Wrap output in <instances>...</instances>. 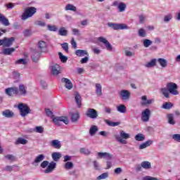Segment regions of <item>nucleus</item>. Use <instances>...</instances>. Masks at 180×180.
Listing matches in <instances>:
<instances>
[{"instance_id": "f03ea898", "label": "nucleus", "mask_w": 180, "mask_h": 180, "mask_svg": "<svg viewBox=\"0 0 180 180\" xmlns=\"http://www.w3.org/2000/svg\"><path fill=\"white\" fill-rule=\"evenodd\" d=\"M45 113L46 116L50 117L51 119H53V123L56 124V126H61V124H60V122H63L65 123V124H68L70 123V120H68V117H54V115L53 114L52 111L50 110L49 108L45 109Z\"/></svg>"}, {"instance_id": "f704fd0d", "label": "nucleus", "mask_w": 180, "mask_h": 180, "mask_svg": "<svg viewBox=\"0 0 180 180\" xmlns=\"http://www.w3.org/2000/svg\"><path fill=\"white\" fill-rule=\"evenodd\" d=\"M117 112H120V113H126V105L121 104L117 107Z\"/></svg>"}, {"instance_id": "bf43d9fd", "label": "nucleus", "mask_w": 180, "mask_h": 180, "mask_svg": "<svg viewBox=\"0 0 180 180\" xmlns=\"http://www.w3.org/2000/svg\"><path fill=\"white\" fill-rule=\"evenodd\" d=\"M72 33L75 36H81V33L79 32V30L76 29V28H73L72 30Z\"/></svg>"}, {"instance_id": "5701e85b", "label": "nucleus", "mask_w": 180, "mask_h": 180, "mask_svg": "<svg viewBox=\"0 0 180 180\" xmlns=\"http://www.w3.org/2000/svg\"><path fill=\"white\" fill-rule=\"evenodd\" d=\"M15 51V48H7V49H3L1 54H4V56H11L12 53Z\"/></svg>"}, {"instance_id": "c9c22d12", "label": "nucleus", "mask_w": 180, "mask_h": 180, "mask_svg": "<svg viewBox=\"0 0 180 180\" xmlns=\"http://www.w3.org/2000/svg\"><path fill=\"white\" fill-rule=\"evenodd\" d=\"M58 34L60 36H67V34H68V31L65 30V27H62L59 29Z\"/></svg>"}, {"instance_id": "0e129e2a", "label": "nucleus", "mask_w": 180, "mask_h": 180, "mask_svg": "<svg viewBox=\"0 0 180 180\" xmlns=\"http://www.w3.org/2000/svg\"><path fill=\"white\" fill-rule=\"evenodd\" d=\"M171 19H172V15L169 14L168 15L165 16L164 21L167 22H169Z\"/></svg>"}, {"instance_id": "6e6d98bb", "label": "nucleus", "mask_w": 180, "mask_h": 180, "mask_svg": "<svg viewBox=\"0 0 180 180\" xmlns=\"http://www.w3.org/2000/svg\"><path fill=\"white\" fill-rule=\"evenodd\" d=\"M47 27L50 32H57V27H56V25H48Z\"/></svg>"}, {"instance_id": "49530a36", "label": "nucleus", "mask_w": 180, "mask_h": 180, "mask_svg": "<svg viewBox=\"0 0 180 180\" xmlns=\"http://www.w3.org/2000/svg\"><path fill=\"white\" fill-rule=\"evenodd\" d=\"M139 36L140 37H146L147 36V33L146 32V30L141 28L139 30Z\"/></svg>"}, {"instance_id": "603ef678", "label": "nucleus", "mask_w": 180, "mask_h": 180, "mask_svg": "<svg viewBox=\"0 0 180 180\" xmlns=\"http://www.w3.org/2000/svg\"><path fill=\"white\" fill-rule=\"evenodd\" d=\"M15 64H22L23 65H26L27 64V61H26V59H18L15 61Z\"/></svg>"}, {"instance_id": "bb28decb", "label": "nucleus", "mask_w": 180, "mask_h": 180, "mask_svg": "<svg viewBox=\"0 0 180 180\" xmlns=\"http://www.w3.org/2000/svg\"><path fill=\"white\" fill-rule=\"evenodd\" d=\"M44 160V155L41 154L36 157L34 161L32 162V165H34V164H39L41 162Z\"/></svg>"}, {"instance_id": "052dcab7", "label": "nucleus", "mask_w": 180, "mask_h": 180, "mask_svg": "<svg viewBox=\"0 0 180 180\" xmlns=\"http://www.w3.org/2000/svg\"><path fill=\"white\" fill-rule=\"evenodd\" d=\"M61 46L66 53H68V44L67 42L61 44Z\"/></svg>"}, {"instance_id": "7c9ffc66", "label": "nucleus", "mask_w": 180, "mask_h": 180, "mask_svg": "<svg viewBox=\"0 0 180 180\" xmlns=\"http://www.w3.org/2000/svg\"><path fill=\"white\" fill-rule=\"evenodd\" d=\"M31 58L34 63H37L39 58H40V53L39 52H34L31 56Z\"/></svg>"}, {"instance_id": "412c9836", "label": "nucleus", "mask_w": 180, "mask_h": 180, "mask_svg": "<svg viewBox=\"0 0 180 180\" xmlns=\"http://www.w3.org/2000/svg\"><path fill=\"white\" fill-rule=\"evenodd\" d=\"M75 101L78 108H81L82 98H81V95L79 94L78 92L75 93Z\"/></svg>"}, {"instance_id": "de8ad7c7", "label": "nucleus", "mask_w": 180, "mask_h": 180, "mask_svg": "<svg viewBox=\"0 0 180 180\" xmlns=\"http://www.w3.org/2000/svg\"><path fill=\"white\" fill-rule=\"evenodd\" d=\"M151 44H153V41L150 40V39H144L143 40V46L144 47H150V46H151Z\"/></svg>"}, {"instance_id": "8fccbe9b", "label": "nucleus", "mask_w": 180, "mask_h": 180, "mask_svg": "<svg viewBox=\"0 0 180 180\" xmlns=\"http://www.w3.org/2000/svg\"><path fill=\"white\" fill-rule=\"evenodd\" d=\"M5 158L9 161H11L12 162L13 161H16V158L13 155H5Z\"/></svg>"}, {"instance_id": "0eeeda50", "label": "nucleus", "mask_w": 180, "mask_h": 180, "mask_svg": "<svg viewBox=\"0 0 180 180\" xmlns=\"http://www.w3.org/2000/svg\"><path fill=\"white\" fill-rule=\"evenodd\" d=\"M85 116L89 117V119H97L98 118V111L94 108H89L86 111Z\"/></svg>"}, {"instance_id": "864d4df0", "label": "nucleus", "mask_w": 180, "mask_h": 180, "mask_svg": "<svg viewBox=\"0 0 180 180\" xmlns=\"http://www.w3.org/2000/svg\"><path fill=\"white\" fill-rule=\"evenodd\" d=\"M172 139H173V140H174V141H177V143H180V134H173Z\"/></svg>"}, {"instance_id": "a878e982", "label": "nucleus", "mask_w": 180, "mask_h": 180, "mask_svg": "<svg viewBox=\"0 0 180 180\" xmlns=\"http://www.w3.org/2000/svg\"><path fill=\"white\" fill-rule=\"evenodd\" d=\"M61 157H63V155L59 152H54L52 153V158L53 161H56V162L60 161V158H61Z\"/></svg>"}, {"instance_id": "4468645a", "label": "nucleus", "mask_w": 180, "mask_h": 180, "mask_svg": "<svg viewBox=\"0 0 180 180\" xmlns=\"http://www.w3.org/2000/svg\"><path fill=\"white\" fill-rule=\"evenodd\" d=\"M13 41H15V37H4V47H11L12 44H13Z\"/></svg>"}, {"instance_id": "680f3d73", "label": "nucleus", "mask_w": 180, "mask_h": 180, "mask_svg": "<svg viewBox=\"0 0 180 180\" xmlns=\"http://www.w3.org/2000/svg\"><path fill=\"white\" fill-rule=\"evenodd\" d=\"M4 171L12 172V171H13V166L7 165L4 169Z\"/></svg>"}, {"instance_id": "473e14b6", "label": "nucleus", "mask_w": 180, "mask_h": 180, "mask_svg": "<svg viewBox=\"0 0 180 180\" xmlns=\"http://www.w3.org/2000/svg\"><path fill=\"white\" fill-rule=\"evenodd\" d=\"M105 123H106V124H108V126H110L111 127H115L119 126V124H120V122H114L110 121L109 120H105Z\"/></svg>"}, {"instance_id": "cd10ccee", "label": "nucleus", "mask_w": 180, "mask_h": 180, "mask_svg": "<svg viewBox=\"0 0 180 180\" xmlns=\"http://www.w3.org/2000/svg\"><path fill=\"white\" fill-rule=\"evenodd\" d=\"M70 119L73 123H75V122H78V119H79V113H78V112L72 113Z\"/></svg>"}, {"instance_id": "1a4fd4ad", "label": "nucleus", "mask_w": 180, "mask_h": 180, "mask_svg": "<svg viewBox=\"0 0 180 180\" xmlns=\"http://www.w3.org/2000/svg\"><path fill=\"white\" fill-rule=\"evenodd\" d=\"M5 93L8 96H13V95H18L19 90L17 87H9L5 89Z\"/></svg>"}, {"instance_id": "09e8293b", "label": "nucleus", "mask_w": 180, "mask_h": 180, "mask_svg": "<svg viewBox=\"0 0 180 180\" xmlns=\"http://www.w3.org/2000/svg\"><path fill=\"white\" fill-rule=\"evenodd\" d=\"M65 169H72V168H74V163L72 162H67L65 164Z\"/></svg>"}, {"instance_id": "58836bf2", "label": "nucleus", "mask_w": 180, "mask_h": 180, "mask_svg": "<svg viewBox=\"0 0 180 180\" xmlns=\"http://www.w3.org/2000/svg\"><path fill=\"white\" fill-rule=\"evenodd\" d=\"M38 46L43 51L46 47H47V44L44 41H40L38 44Z\"/></svg>"}, {"instance_id": "393cba45", "label": "nucleus", "mask_w": 180, "mask_h": 180, "mask_svg": "<svg viewBox=\"0 0 180 180\" xmlns=\"http://www.w3.org/2000/svg\"><path fill=\"white\" fill-rule=\"evenodd\" d=\"M151 144H153V141L148 140L139 146V150H144V148H147V147H150Z\"/></svg>"}, {"instance_id": "20e7f679", "label": "nucleus", "mask_w": 180, "mask_h": 180, "mask_svg": "<svg viewBox=\"0 0 180 180\" xmlns=\"http://www.w3.org/2000/svg\"><path fill=\"white\" fill-rule=\"evenodd\" d=\"M37 9L35 7H28L21 15L22 20H26L29 18H32L36 13Z\"/></svg>"}, {"instance_id": "6ab92c4d", "label": "nucleus", "mask_w": 180, "mask_h": 180, "mask_svg": "<svg viewBox=\"0 0 180 180\" xmlns=\"http://www.w3.org/2000/svg\"><path fill=\"white\" fill-rule=\"evenodd\" d=\"M50 146H51V147H53V148L60 150V148H61V142L58 140H53L50 142Z\"/></svg>"}, {"instance_id": "774afa93", "label": "nucleus", "mask_w": 180, "mask_h": 180, "mask_svg": "<svg viewBox=\"0 0 180 180\" xmlns=\"http://www.w3.org/2000/svg\"><path fill=\"white\" fill-rule=\"evenodd\" d=\"M47 165H49V161H47V160H44V161L41 164V168H46V167H47Z\"/></svg>"}, {"instance_id": "a211bd4d", "label": "nucleus", "mask_w": 180, "mask_h": 180, "mask_svg": "<svg viewBox=\"0 0 180 180\" xmlns=\"http://www.w3.org/2000/svg\"><path fill=\"white\" fill-rule=\"evenodd\" d=\"M75 54H76L77 57H85V56H89L88 51L82 49L76 50Z\"/></svg>"}, {"instance_id": "37998d69", "label": "nucleus", "mask_w": 180, "mask_h": 180, "mask_svg": "<svg viewBox=\"0 0 180 180\" xmlns=\"http://www.w3.org/2000/svg\"><path fill=\"white\" fill-rule=\"evenodd\" d=\"M109 177V173L108 172H104L103 174H101V175H99L97 177L98 180H102V179H106V178Z\"/></svg>"}, {"instance_id": "6e6552de", "label": "nucleus", "mask_w": 180, "mask_h": 180, "mask_svg": "<svg viewBox=\"0 0 180 180\" xmlns=\"http://www.w3.org/2000/svg\"><path fill=\"white\" fill-rule=\"evenodd\" d=\"M97 40L100 41L101 43H103V44H105V48L108 51H112L113 50V47L112 46V44L108 41V39L103 37H99Z\"/></svg>"}, {"instance_id": "5fc2aeb1", "label": "nucleus", "mask_w": 180, "mask_h": 180, "mask_svg": "<svg viewBox=\"0 0 180 180\" xmlns=\"http://www.w3.org/2000/svg\"><path fill=\"white\" fill-rule=\"evenodd\" d=\"M173 105L171 103L166 102L165 104L162 105L163 109H171Z\"/></svg>"}, {"instance_id": "9b49d317", "label": "nucleus", "mask_w": 180, "mask_h": 180, "mask_svg": "<svg viewBox=\"0 0 180 180\" xmlns=\"http://www.w3.org/2000/svg\"><path fill=\"white\" fill-rule=\"evenodd\" d=\"M130 91L128 90H122L120 92V98L122 101H129L130 99Z\"/></svg>"}, {"instance_id": "4be33fe9", "label": "nucleus", "mask_w": 180, "mask_h": 180, "mask_svg": "<svg viewBox=\"0 0 180 180\" xmlns=\"http://www.w3.org/2000/svg\"><path fill=\"white\" fill-rule=\"evenodd\" d=\"M0 22L4 25V26H9V20L6 18L4 14L0 13Z\"/></svg>"}, {"instance_id": "79ce46f5", "label": "nucleus", "mask_w": 180, "mask_h": 180, "mask_svg": "<svg viewBox=\"0 0 180 180\" xmlns=\"http://www.w3.org/2000/svg\"><path fill=\"white\" fill-rule=\"evenodd\" d=\"M145 139L146 136L142 134H138L136 136H135V140H136V141H144Z\"/></svg>"}, {"instance_id": "f3484780", "label": "nucleus", "mask_w": 180, "mask_h": 180, "mask_svg": "<svg viewBox=\"0 0 180 180\" xmlns=\"http://www.w3.org/2000/svg\"><path fill=\"white\" fill-rule=\"evenodd\" d=\"M51 72L53 75H58V74H61V67L58 64L53 65L51 68Z\"/></svg>"}, {"instance_id": "a19ab883", "label": "nucleus", "mask_w": 180, "mask_h": 180, "mask_svg": "<svg viewBox=\"0 0 180 180\" xmlns=\"http://www.w3.org/2000/svg\"><path fill=\"white\" fill-rule=\"evenodd\" d=\"M15 144H27V140L23 139V138H18L17 141H15Z\"/></svg>"}, {"instance_id": "9d476101", "label": "nucleus", "mask_w": 180, "mask_h": 180, "mask_svg": "<svg viewBox=\"0 0 180 180\" xmlns=\"http://www.w3.org/2000/svg\"><path fill=\"white\" fill-rule=\"evenodd\" d=\"M150 115H151V112L150 109L146 108L142 112L141 120L142 122H147L150 120Z\"/></svg>"}, {"instance_id": "a18cd8bd", "label": "nucleus", "mask_w": 180, "mask_h": 180, "mask_svg": "<svg viewBox=\"0 0 180 180\" xmlns=\"http://www.w3.org/2000/svg\"><path fill=\"white\" fill-rule=\"evenodd\" d=\"M118 9L120 12H124V11H126V4L120 3V4L118 5Z\"/></svg>"}, {"instance_id": "7ed1b4c3", "label": "nucleus", "mask_w": 180, "mask_h": 180, "mask_svg": "<svg viewBox=\"0 0 180 180\" xmlns=\"http://www.w3.org/2000/svg\"><path fill=\"white\" fill-rule=\"evenodd\" d=\"M115 139H116L118 143L121 144H127V139H130V134H127L124 132V131L122 130L120 132L119 135H115Z\"/></svg>"}, {"instance_id": "dca6fc26", "label": "nucleus", "mask_w": 180, "mask_h": 180, "mask_svg": "<svg viewBox=\"0 0 180 180\" xmlns=\"http://www.w3.org/2000/svg\"><path fill=\"white\" fill-rule=\"evenodd\" d=\"M98 158H105V160H112L113 158V155L108 153H98Z\"/></svg>"}, {"instance_id": "e433bc0d", "label": "nucleus", "mask_w": 180, "mask_h": 180, "mask_svg": "<svg viewBox=\"0 0 180 180\" xmlns=\"http://www.w3.org/2000/svg\"><path fill=\"white\" fill-rule=\"evenodd\" d=\"M167 120L169 124H175V120H174V115L173 114H167Z\"/></svg>"}, {"instance_id": "f8f14e48", "label": "nucleus", "mask_w": 180, "mask_h": 180, "mask_svg": "<svg viewBox=\"0 0 180 180\" xmlns=\"http://www.w3.org/2000/svg\"><path fill=\"white\" fill-rule=\"evenodd\" d=\"M141 105L142 106H150V105H151V103L154 102V98L148 100L147 99V96H142L141 97Z\"/></svg>"}, {"instance_id": "4c0bfd02", "label": "nucleus", "mask_w": 180, "mask_h": 180, "mask_svg": "<svg viewBox=\"0 0 180 180\" xmlns=\"http://www.w3.org/2000/svg\"><path fill=\"white\" fill-rule=\"evenodd\" d=\"M98 131V127L96 125H93L90 128L89 134L91 136H95V134Z\"/></svg>"}, {"instance_id": "e2e57ef3", "label": "nucleus", "mask_w": 180, "mask_h": 180, "mask_svg": "<svg viewBox=\"0 0 180 180\" xmlns=\"http://www.w3.org/2000/svg\"><path fill=\"white\" fill-rule=\"evenodd\" d=\"M146 22V15H139V22L144 23Z\"/></svg>"}, {"instance_id": "f257e3e1", "label": "nucleus", "mask_w": 180, "mask_h": 180, "mask_svg": "<svg viewBox=\"0 0 180 180\" xmlns=\"http://www.w3.org/2000/svg\"><path fill=\"white\" fill-rule=\"evenodd\" d=\"M178 85L174 82H169L167 84V88L160 89V92L165 96V98H169V94L172 95H179L178 91Z\"/></svg>"}, {"instance_id": "2f4dec72", "label": "nucleus", "mask_w": 180, "mask_h": 180, "mask_svg": "<svg viewBox=\"0 0 180 180\" xmlns=\"http://www.w3.org/2000/svg\"><path fill=\"white\" fill-rule=\"evenodd\" d=\"M157 59H152L150 62L145 65V67H146V68H151L153 67H155Z\"/></svg>"}, {"instance_id": "13d9d810", "label": "nucleus", "mask_w": 180, "mask_h": 180, "mask_svg": "<svg viewBox=\"0 0 180 180\" xmlns=\"http://www.w3.org/2000/svg\"><path fill=\"white\" fill-rule=\"evenodd\" d=\"M89 56H85L84 58H82L80 60L81 64H86L88 61H89Z\"/></svg>"}, {"instance_id": "ddd939ff", "label": "nucleus", "mask_w": 180, "mask_h": 180, "mask_svg": "<svg viewBox=\"0 0 180 180\" xmlns=\"http://www.w3.org/2000/svg\"><path fill=\"white\" fill-rule=\"evenodd\" d=\"M61 82L63 84H65V87L67 89H72V86H74V85H72V82H71V80H70L68 78H65V77H63L61 79Z\"/></svg>"}, {"instance_id": "69168bd1", "label": "nucleus", "mask_w": 180, "mask_h": 180, "mask_svg": "<svg viewBox=\"0 0 180 180\" xmlns=\"http://www.w3.org/2000/svg\"><path fill=\"white\" fill-rule=\"evenodd\" d=\"M71 45L73 49H77V42L75 41V39L74 38H72Z\"/></svg>"}, {"instance_id": "ea45409f", "label": "nucleus", "mask_w": 180, "mask_h": 180, "mask_svg": "<svg viewBox=\"0 0 180 180\" xmlns=\"http://www.w3.org/2000/svg\"><path fill=\"white\" fill-rule=\"evenodd\" d=\"M3 116H5V117H12L13 116V112L9 110H6L3 112Z\"/></svg>"}, {"instance_id": "72a5a7b5", "label": "nucleus", "mask_w": 180, "mask_h": 180, "mask_svg": "<svg viewBox=\"0 0 180 180\" xmlns=\"http://www.w3.org/2000/svg\"><path fill=\"white\" fill-rule=\"evenodd\" d=\"M65 11H72L73 12H75V11H77V7H75V6H74L71 4H68L65 6Z\"/></svg>"}, {"instance_id": "39448f33", "label": "nucleus", "mask_w": 180, "mask_h": 180, "mask_svg": "<svg viewBox=\"0 0 180 180\" xmlns=\"http://www.w3.org/2000/svg\"><path fill=\"white\" fill-rule=\"evenodd\" d=\"M18 109L22 117H26V116L30 113V108H29V105L26 103H20L18 105Z\"/></svg>"}, {"instance_id": "2eb2a0df", "label": "nucleus", "mask_w": 180, "mask_h": 180, "mask_svg": "<svg viewBox=\"0 0 180 180\" xmlns=\"http://www.w3.org/2000/svg\"><path fill=\"white\" fill-rule=\"evenodd\" d=\"M18 94L20 93V95L22 96H26L27 95V89L26 88V86L25 84H20L18 86Z\"/></svg>"}, {"instance_id": "c756f323", "label": "nucleus", "mask_w": 180, "mask_h": 180, "mask_svg": "<svg viewBox=\"0 0 180 180\" xmlns=\"http://www.w3.org/2000/svg\"><path fill=\"white\" fill-rule=\"evenodd\" d=\"M96 94L98 96H102V85L101 84H96Z\"/></svg>"}, {"instance_id": "3c124183", "label": "nucleus", "mask_w": 180, "mask_h": 180, "mask_svg": "<svg viewBox=\"0 0 180 180\" xmlns=\"http://www.w3.org/2000/svg\"><path fill=\"white\" fill-rule=\"evenodd\" d=\"M80 153L81 154H85L86 155H89V154H91V152L89 151V150L85 148H82L80 149Z\"/></svg>"}, {"instance_id": "338daca9", "label": "nucleus", "mask_w": 180, "mask_h": 180, "mask_svg": "<svg viewBox=\"0 0 180 180\" xmlns=\"http://www.w3.org/2000/svg\"><path fill=\"white\" fill-rule=\"evenodd\" d=\"M23 34L24 36H30V34H32V32L30 30H25L23 31Z\"/></svg>"}, {"instance_id": "4d7b16f0", "label": "nucleus", "mask_w": 180, "mask_h": 180, "mask_svg": "<svg viewBox=\"0 0 180 180\" xmlns=\"http://www.w3.org/2000/svg\"><path fill=\"white\" fill-rule=\"evenodd\" d=\"M35 131L36 133H40V134L44 133V128H43V127H36Z\"/></svg>"}, {"instance_id": "b1692460", "label": "nucleus", "mask_w": 180, "mask_h": 180, "mask_svg": "<svg viewBox=\"0 0 180 180\" xmlns=\"http://www.w3.org/2000/svg\"><path fill=\"white\" fill-rule=\"evenodd\" d=\"M158 63L160 64V67H162V68H167V67H168V61L164 58H158Z\"/></svg>"}, {"instance_id": "aec40b11", "label": "nucleus", "mask_w": 180, "mask_h": 180, "mask_svg": "<svg viewBox=\"0 0 180 180\" xmlns=\"http://www.w3.org/2000/svg\"><path fill=\"white\" fill-rule=\"evenodd\" d=\"M56 164L54 162L49 163L47 168L44 170L45 174H50L56 168Z\"/></svg>"}, {"instance_id": "c85d7f7f", "label": "nucleus", "mask_w": 180, "mask_h": 180, "mask_svg": "<svg viewBox=\"0 0 180 180\" xmlns=\"http://www.w3.org/2000/svg\"><path fill=\"white\" fill-rule=\"evenodd\" d=\"M141 167L144 169H150L151 168V163L148 161H143L141 162Z\"/></svg>"}, {"instance_id": "c03bdc74", "label": "nucleus", "mask_w": 180, "mask_h": 180, "mask_svg": "<svg viewBox=\"0 0 180 180\" xmlns=\"http://www.w3.org/2000/svg\"><path fill=\"white\" fill-rule=\"evenodd\" d=\"M59 58L62 63H67V60H68V58L67 56H65L63 55V53L59 52L58 53Z\"/></svg>"}, {"instance_id": "423d86ee", "label": "nucleus", "mask_w": 180, "mask_h": 180, "mask_svg": "<svg viewBox=\"0 0 180 180\" xmlns=\"http://www.w3.org/2000/svg\"><path fill=\"white\" fill-rule=\"evenodd\" d=\"M108 27H111L114 30H123L124 29H129V27H127L126 24H117V23L108 22Z\"/></svg>"}]
</instances>
